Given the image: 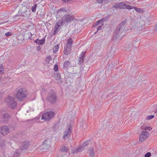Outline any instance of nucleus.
<instances>
[{"mask_svg": "<svg viewBox=\"0 0 157 157\" xmlns=\"http://www.w3.org/2000/svg\"><path fill=\"white\" fill-rule=\"evenodd\" d=\"M125 23L126 21H123L114 29L113 37V39L114 40L119 38L121 37L125 28Z\"/></svg>", "mask_w": 157, "mask_h": 157, "instance_id": "f257e3e1", "label": "nucleus"}, {"mask_svg": "<svg viewBox=\"0 0 157 157\" xmlns=\"http://www.w3.org/2000/svg\"><path fill=\"white\" fill-rule=\"evenodd\" d=\"M27 94V91L21 88L18 90L16 97L18 100L21 101L26 98Z\"/></svg>", "mask_w": 157, "mask_h": 157, "instance_id": "f03ea898", "label": "nucleus"}, {"mask_svg": "<svg viewBox=\"0 0 157 157\" xmlns=\"http://www.w3.org/2000/svg\"><path fill=\"white\" fill-rule=\"evenodd\" d=\"M27 10L28 7L27 6H24L22 7V8L19 9L17 13L18 14L17 15H22V14L23 13L25 14V15H24L26 17H29L30 15L31 12L29 10Z\"/></svg>", "mask_w": 157, "mask_h": 157, "instance_id": "7ed1b4c3", "label": "nucleus"}, {"mask_svg": "<svg viewBox=\"0 0 157 157\" xmlns=\"http://www.w3.org/2000/svg\"><path fill=\"white\" fill-rule=\"evenodd\" d=\"M7 104L8 107L10 108L13 109L16 107L17 104L13 98L9 97L7 99Z\"/></svg>", "mask_w": 157, "mask_h": 157, "instance_id": "20e7f679", "label": "nucleus"}, {"mask_svg": "<svg viewBox=\"0 0 157 157\" xmlns=\"http://www.w3.org/2000/svg\"><path fill=\"white\" fill-rule=\"evenodd\" d=\"M55 116V113L52 112H48L43 114L42 117V119L48 121L53 117Z\"/></svg>", "mask_w": 157, "mask_h": 157, "instance_id": "39448f33", "label": "nucleus"}, {"mask_svg": "<svg viewBox=\"0 0 157 157\" xmlns=\"http://www.w3.org/2000/svg\"><path fill=\"white\" fill-rule=\"evenodd\" d=\"M73 17L70 15H65L63 19L60 21V24L62 25L65 22H69L73 20Z\"/></svg>", "mask_w": 157, "mask_h": 157, "instance_id": "423d86ee", "label": "nucleus"}, {"mask_svg": "<svg viewBox=\"0 0 157 157\" xmlns=\"http://www.w3.org/2000/svg\"><path fill=\"white\" fill-rule=\"evenodd\" d=\"M71 128V125H68L67 129H66L64 133V135L63 136V139H65L66 138H68L70 137L72 131Z\"/></svg>", "mask_w": 157, "mask_h": 157, "instance_id": "0eeeda50", "label": "nucleus"}, {"mask_svg": "<svg viewBox=\"0 0 157 157\" xmlns=\"http://www.w3.org/2000/svg\"><path fill=\"white\" fill-rule=\"evenodd\" d=\"M148 132L146 131L143 130L141 134L140 135L139 140L142 142L146 140L147 138Z\"/></svg>", "mask_w": 157, "mask_h": 157, "instance_id": "6e6552de", "label": "nucleus"}, {"mask_svg": "<svg viewBox=\"0 0 157 157\" xmlns=\"http://www.w3.org/2000/svg\"><path fill=\"white\" fill-rule=\"evenodd\" d=\"M124 2L118 3L117 4V7L120 8H125L126 9L128 10L134 9V6H131L128 5H126V4H123Z\"/></svg>", "mask_w": 157, "mask_h": 157, "instance_id": "1a4fd4ad", "label": "nucleus"}, {"mask_svg": "<svg viewBox=\"0 0 157 157\" xmlns=\"http://www.w3.org/2000/svg\"><path fill=\"white\" fill-rule=\"evenodd\" d=\"M9 132L8 127L6 126H4L0 127V134L3 135H7Z\"/></svg>", "mask_w": 157, "mask_h": 157, "instance_id": "9d476101", "label": "nucleus"}, {"mask_svg": "<svg viewBox=\"0 0 157 157\" xmlns=\"http://www.w3.org/2000/svg\"><path fill=\"white\" fill-rule=\"evenodd\" d=\"M56 96L54 94H49L47 98L48 101L52 103L56 102Z\"/></svg>", "mask_w": 157, "mask_h": 157, "instance_id": "9b49d317", "label": "nucleus"}, {"mask_svg": "<svg viewBox=\"0 0 157 157\" xmlns=\"http://www.w3.org/2000/svg\"><path fill=\"white\" fill-rule=\"evenodd\" d=\"M29 145V142L28 141L22 142L20 145V148L21 150L27 149Z\"/></svg>", "mask_w": 157, "mask_h": 157, "instance_id": "f8f14e48", "label": "nucleus"}, {"mask_svg": "<svg viewBox=\"0 0 157 157\" xmlns=\"http://www.w3.org/2000/svg\"><path fill=\"white\" fill-rule=\"evenodd\" d=\"M42 145L44 149H49L50 148L51 145V141L50 140H45L44 141Z\"/></svg>", "mask_w": 157, "mask_h": 157, "instance_id": "ddd939ff", "label": "nucleus"}, {"mask_svg": "<svg viewBox=\"0 0 157 157\" xmlns=\"http://www.w3.org/2000/svg\"><path fill=\"white\" fill-rule=\"evenodd\" d=\"M88 142L86 141L84 143L82 146H80L78 147L75 150V152L76 153L80 152L82 151L84 149L85 147L87 146L88 145Z\"/></svg>", "mask_w": 157, "mask_h": 157, "instance_id": "4468645a", "label": "nucleus"}, {"mask_svg": "<svg viewBox=\"0 0 157 157\" xmlns=\"http://www.w3.org/2000/svg\"><path fill=\"white\" fill-rule=\"evenodd\" d=\"M86 53V52H82V54L80 55L79 58L78 59V64L80 65L82 63H83L84 59L85 57V54Z\"/></svg>", "mask_w": 157, "mask_h": 157, "instance_id": "2eb2a0df", "label": "nucleus"}, {"mask_svg": "<svg viewBox=\"0 0 157 157\" xmlns=\"http://www.w3.org/2000/svg\"><path fill=\"white\" fill-rule=\"evenodd\" d=\"M10 118L9 114L7 113H5L2 115V118L4 122H6L9 121Z\"/></svg>", "mask_w": 157, "mask_h": 157, "instance_id": "dca6fc26", "label": "nucleus"}, {"mask_svg": "<svg viewBox=\"0 0 157 157\" xmlns=\"http://www.w3.org/2000/svg\"><path fill=\"white\" fill-rule=\"evenodd\" d=\"M59 22L58 21L57 23L56 24L54 27V31L53 33V35H56L59 32L58 29H59L60 28H59L60 25H59Z\"/></svg>", "mask_w": 157, "mask_h": 157, "instance_id": "f3484780", "label": "nucleus"}, {"mask_svg": "<svg viewBox=\"0 0 157 157\" xmlns=\"http://www.w3.org/2000/svg\"><path fill=\"white\" fill-rule=\"evenodd\" d=\"M71 67V63L68 61H65L63 65V68L64 70H67V69Z\"/></svg>", "mask_w": 157, "mask_h": 157, "instance_id": "a211bd4d", "label": "nucleus"}, {"mask_svg": "<svg viewBox=\"0 0 157 157\" xmlns=\"http://www.w3.org/2000/svg\"><path fill=\"white\" fill-rule=\"evenodd\" d=\"M71 50V47L67 46L64 48L63 53L66 55H68L70 53Z\"/></svg>", "mask_w": 157, "mask_h": 157, "instance_id": "6ab92c4d", "label": "nucleus"}, {"mask_svg": "<svg viewBox=\"0 0 157 157\" xmlns=\"http://www.w3.org/2000/svg\"><path fill=\"white\" fill-rule=\"evenodd\" d=\"M145 22L144 21L140 20L139 21V27H141V29L142 30L144 29L145 28Z\"/></svg>", "mask_w": 157, "mask_h": 157, "instance_id": "aec40b11", "label": "nucleus"}, {"mask_svg": "<svg viewBox=\"0 0 157 157\" xmlns=\"http://www.w3.org/2000/svg\"><path fill=\"white\" fill-rule=\"evenodd\" d=\"M88 152L90 157H93L94 155V153L93 148L91 147L88 150Z\"/></svg>", "mask_w": 157, "mask_h": 157, "instance_id": "412c9836", "label": "nucleus"}, {"mask_svg": "<svg viewBox=\"0 0 157 157\" xmlns=\"http://www.w3.org/2000/svg\"><path fill=\"white\" fill-rule=\"evenodd\" d=\"M73 44V40L71 38H70L67 40V46L72 47Z\"/></svg>", "mask_w": 157, "mask_h": 157, "instance_id": "4be33fe9", "label": "nucleus"}, {"mask_svg": "<svg viewBox=\"0 0 157 157\" xmlns=\"http://www.w3.org/2000/svg\"><path fill=\"white\" fill-rule=\"evenodd\" d=\"M61 151L63 153L67 152L69 151V149L65 146H63L61 148Z\"/></svg>", "mask_w": 157, "mask_h": 157, "instance_id": "5701e85b", "label": "nucleus"}, {"mask_svg": "<svg viewBox=\"0 0 157 157\" xmlns=\"http://www.w3.org/2000/svg\"><path fill=\"white\" fill-rule=\"evenodd\" d=\"M134 9L136 11L139 13H142L144 12V10L142 9L138 8L135 7H134Z\"/></svg>", "mask_w": 157, "mask_h": 157, "instance_id": "b1692460", "label": "nucleus"}, {"mask_svg": "<svg viewBox=\"0 0 157 157\" xmlns=\"http://www.w3.org/2000/svg\"><path fill=\"white\" fill-rule=\"evenodd\" d=\"M45 38H44L41 40H39L38 44L39 45H41L45 43Z\"/></svg>", "mask_w": 157, "mask_h": 157, "instance_id": "393cba45", "label": "nucleus"}, {"mask_svg": "<svg viewBox=\"0 0 157 157\" xmlns=\"http://www.w3.org/2000/svg\"><path fill=\"white\" fill-rule=\"evenodd\" d=\"M59 45L57 44L53 48L54 53H56L58 50L59 49Z\"/></svg>", "mask_w": 157, "mask_h": 157, "instance_id": "a878e982", "label": "nucleus"}, {"mask_svg": "<svg viewBox=\"0 0 157 157\" xmlns=\"http://www.w3.org/2000/svg\"><path fill=\"white\" fill-rule=\"evenodd\" d=\"M4 70V67L2 64H0V74H2Z\"/></svg>", "mask_w": 157, "mask_h": 157, "instance_id": "bb28decb", "label": "nucleus"}, {"mask_svg": "<svg viewBox=\"0 0 157 157\" xmlns=\"http://www.w3.org/2000/svg\"><path fill=\"white\" fill-rule=\"evenodd\" d=\"M37 7V5L36 4H34L31 7L32 11L33 12H35L36 11V8Z\"/></svg>", "mask_w": 157, "mask_h": 157, "instance_id": "cd10ccee", "label": "nucleus"}, {"mask_svg": "<svg viewBox=\"0 0 157 157\" xmlns=\"http://www.w3.org/2000/svg\"><path fill=\"white\" fill-rule=\"evenodd\" d=\"M20 153L18 151L14 152L13 157H20Z\"/></svg>", "mask_w": 157, "mask_h": 157, "instance_id": "c85d7f7f", "label": "nucleus"}, {"mask_svg": "<svg viewBox=\"0 0 157 157\" xmlns=\"http://www.w3.org/2000/svg\"><path fill=\"white\" fill-rule=\"evenodd\" d=\"M154 117V115H150L147 116L146 119L147 120H149L153 118Z\"/></svg>", "mask_w": 157, "mask_h": 157, "instance_id": "c756f323", "label": "nucleus"}, {"mask_svg": "<svg viewBox=\"0 0 157 157\" xmlns=\"http://www.w3.org/2000/svg\"><path fill=\"white\" fill-rule=\"evenodd\" d=\"M101 20H98V21L95 23V25H94V27H95L101 24H102L101 23Z\"/></svg>", "mask_w": 157, "mask_h": 157, "instance_id": "7c9ffc66", "label": "nucleus"}, {"mask_svg": "<svg viewBox=\"0 0 157 157\" xmlns=\"http://www.w3.org/2000/svg\"><path fill=\"white\" fill-rule=\"evenodd\" d=\"M46 59L47 61H48V63H49V62H50L52 59L51 56L49 55L47 57H46Z\"/></svg>", "mask_w": 157, "mask_h": 157, "instance_id": "2f4dec72", "label": "nucleus"}, {"mask_svg": "<svg viewBox=\"0 0 157 157\" xmlns=\"http://www.w3.org/2000/svg\"><path fill=\"white\" fill-rule=\"evenodd\" d=\"M53 69L55 71H57L58 70V65L57 64L54 65Z\"/></svg>", "mask_w": 157, "mask_h": 157, "instance_id": "473e14b6", "label": "nucleus"}, {"mask_svg": "<svg viewBox=\"0 0 157 157\" xmlns=\"http://www.w3.org/2000/svg\"><path fill=\"white\" fill-rule=\"evenodd\" d=\"M103 24H102V25H101L99 26L97 28V32L98 31V30H100L102 29V28L103 27Z\"/></svg>", "mask_w": 157, "mask_h": 157, "instance_id": "72a5a7b5", "label": "nucleus"}, {"mask_svg": "<svg viewBox=\"0 0 157 157\" xmlns=\"http://www.w3.org/2000/svg\"><path fill=\"white\" fill-rule=\"evenodd\" d=\"M12 34L13 33H12L11 32H8L6 33L5 34V35L6 36H11Z\"/></svg>", "mask_w": 157, "mask_h": 157, "instance_id": "f704fd0d", "label": "nucleus"}, {"mask_svg": "<svg viewBox=\"0 0 157 157\" xmlns=\"http://www.w3.org/2000/svg\"><path fill=\"white\" fill-rule=\"evenodd\" d=\"M63 11V12H66V10L64 9V8H62L59 9L58 11V12H60Z\"/></svg>", "mask_w": 157, "mask_h": 157, "instance_id": "c9c22d12", "label": "nucleus"}, {"mask_svg": "<svg viewBox=\"0 0 157 157\" xmlns=\"http://www.w3.org/2000/svg\"><path fill=\"white\" fill-rule=\"evenodd\" d=\"M107 18H108V17H107V18H102V19H101L100 20H101V23L102 24H103V23L105 21L107 20Z\"/></svg>", "mask_w": 157, "mask_h": 157, "instance_id": "e433bc0d", "label": "nucleus"}, {"mask_svg": "<svg viewBox=\"0 0 157 157\" xmlns=\"http://www.w3.org/2000/svg\"><path fill=\"white\" fill-rule=\"evenodd\" d=\"M151 153L150 152H148L145 155V157H150L151 155Z\"/></svg>", "mask_w": 157, "mask_h": 157, "instance_id": "4c0bfd02", "label": "nucleus"}, {"mask_svg": "<svg viewBox=\"0 0 157 157\" xmlns=\"http://www.w3.org/2000/svg\"><path fill=\"white\" fill-rule=\"evenodd\" d=\"M151 129H152V128H151L150 127L147 126L145 128V130L144 131H146V130H148V131H151Z\"/></svg>", "mask_w": 157, "mask_h": 157, "instance_id": "58836bf2", "label": "nucleus"}, {"mask_svg": "<svg viewBox=\"0 0 157 157\" xmlns=\"http://www.w3.org/2000/svg\"><path fill=\"white\" fill-rule=\"evenodd\" d=\"M57 74V76L56 77V78L57 80L59 79L60 78V74H58L56 73Z\"/></svg>", "mask_w": 157, "mask_h": 157, "instance_id": "ea45409f", "label": "nucleus"}, {"mask_svg": "<svg viewBox=\"0 0 157 157\" xmlns=\"http://www.w3.org/2000/svg\"><path fill=\"white\" fill-rule=\"evenodd\" d=\"M41 49V48L40 46H37L36 47V50L37 51H39Z\"/></svg>", "mask_w": 157, "mask_h": 157, "instance_id": "a19ab883", "label": "nucleus"}, {"mask_svg": "<svg viewBox=\"0 0 157 157\" xmlns=\"http://www.w3.org/2000/svg\"><path fill=\"white\" fill-rule=\"evenodd\" d=\"M5 145V144L4 142L2 143H1V144H0V146L1 147H4Z\"/></svg>", "mask_w": 157, "mask_h": 157, "instance_id": "79ce46f5", "label": "nucleus"}, {"mask_svg": "<svg viewBox=\"0 0 157 157\" xmlns=\"http://www.w3.org/2000/svg\"><path fill=\"white\" fill-rule=\"evenodd\" d=\"M39 40V39H37L34 40V42L38 44V43Z\"/></svg>", "mask_w": 157, "mask_h": 157, "instance_id": "37998d69", "label": "nucleus"}, {"mask_svg": "<svg viewBox=\"0 0 157 157\" xmlns=\"http://www.w3.org/2000/svg\"><path fill=\"white\" fill-rule=\"evenodd\" d=\"M155 31L157 32V25H156L155 26Z\"/></svg>", "mask_w": 157, "mask_h": 157, "instance_id": "c03bdc74", "label": "nucleus"}, {"mask_svg": "<svg viewBox=\"0 0 157 157\" xmlns=\"http://www.w3.org/2000/svg\"><path fill=\"white\" fill-rule=\"evenodd\" d=\"M140 128H141V129H144V126H142L141 127H140Z\"/></svg>", "mask_w": 157, "mask_h": 157, "instance_id": "a18cd8bd", "label": "nucleus"}, {"mask_svg": "<svg viewBox=\"0 0 157 157\" xmlns=\"http://www.w3.org/2000/svg\"><path fill=\"white\" fill-rule=\"evenodd\" d=\"M2 114L1 112L0 111V118L1 117V116H2Z\"/></svg>", "mask_w": 157, "mask_h": 157, "instance_id": "49530a36", "label": "nucleus"}, {"mask_svg": "<svg viewBox=\"0 0 157 157\" xmlns=\"http://www.w3.org/2000/svg\"><path fill=\"white\" fill-rule=\"evenodd\" d=\"M155 113H157V109H156V110L154 112Z\"/></svg>", "mask_w": 157, "mask_h": 157, "instance_id": "de8ad7c7", "label": "nucleus"}, {"mask_svg": "<svg viewBox=\"0 0 157 157\" xmlns=\"http://www.w3.org/2000/svg\"><path fill=\"white\" fill-rule=\"evenodd\" d=\"M113 49H111V50L110 51V52H112V50Z\"/></svg>", "mask_w": 157, "mask_h": 157, "instance_id": "09e8293b", "label": "nucleus"}, {"mask_svg": "<svg viewBox=\"0 0 157 157\" xmlns=\"http://www.w3.org/2000/svg\"><path fill=\"white\" fill-rule=\"evenodd\" d=\"M29 39H30L31 40H32V39L30 37H29Z\"/></svg>", "mask_w": 157, "mask_h": 157, "instance_id": "8fccbe9b", "label": "nucleus"}, {"mask_svg": "<svg viewBox=\"0 0 157 157\" xmlns=\"http://www.w3.org/2000/svg\"><path fill=\"white\" fill-rule=\"evenodd\" d=\"M97 33V32H95L94 33V34H96V33Z\"/></svg>", "mask_w": 157, "mask_h": 157, "instance_id": "3c124183", "label": "nucleus"}, {"mask_svg": "<svg viewBox=\"0 0 157 157\" xmlns=\"http://www.w3.org/2000/svg\"><path fill=\"white\" fill-rule=\"evenodd\" d=\"M83 69V68H82V71H82Z\"/></svg>", "mask_w": 157, "mask_h": 157, "instance_id": "603ef678", "label": "nucleus"}, {"mask_svg": "<svg viewBox=\"0 0 157 157\" xmlns=\"http://www.w3.org/2000/svg\"><path fill=\"white\" fill-rule=\"evenodd\" d=\"M55 75L56 76V74H55Z\"/></svg>", "mask_w": 157, "mask_h": 157, "instance_id": "864d4df0", "label": "nucleus"}, {"mask_svg": "<svg viewBox=\"0 0 157 157\" xmlns=\"http://www.w3.org/2000/svg\"><path fill=\"white\" fill-rule=\"evenodd\" d=\"M30 35H32V34L31 33H30Z\"/></svg>", "mask_w": 157, "mask_h": 157, "instance_id": "5fc2aeb1", "label": "nucleus"}, {"mask_svg": "<svg viewBox=\"0 0 157 157\" xmlns=\"http://www.w3.org/2000/svg\"><path fill=\"white\" fill-rule=\"evenodd\" d=\"M1 23H0V24Z\"/></svg>", "mask_w": 157, "mask_h": 157, "instance_id": "6e6d98bb", "label": "nucleus"}]
</instances>
